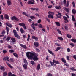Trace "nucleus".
<instances>
[{
  "label": "nucleus",
  "instance_id": "3c124183",
  "mask_svg": "<svg viewBox=\"0 0 76 76\" xmlns=\"http://www.w3.org/2000/svg\"><path fill=\"white\" fill-rule=\"evenodd\" d=\"M31 26L32 28L34 31H35V30H36V28H35V27L34 26Z\"/></svg>",
  "mask_w": 76,
  "mask_h": 76
},
{
  "label": "nucleus",
  "instance_id": "7ed1b4c3",
  "mask_svg": "<svg viewBox=\"0 0 76 76\" xmlns=\"http://www.w3.org/2000/svg\"><path fill=\"white\" fill-rule=\"evenodd\" d=\"M13 32L15 37L17 38L18 39H20V36L18 34V33H17V32H16V30H13Z\"/></svg>",
  "mask_w": 76,
  "mask_h": 76
},
{
  "label": "nucleus",
  "instance_id": "69168bd1",
  "mask_svg": "<svg viewBox=\"0 0 76 76\" xmlns=\"http://www.w3.org/2000/svg\"><path fill=\"white\" fill-rule=\"evenodd\" d=\"M70 51H71V50H70V48H68L67 49V51L68 53L70 52Z\"/></svg>",
  "mask_w": 76,
  "mask_h": 76
},
{
  "label": "nucleus",
  "instance_id": "8fccbe9b",
  "mask_svg": "<svg viewBox=\"0 0 76 76\" xmlns=\"http://www.w3.org/2000/svg\"><path fill=\"white\" fill-rule=\"evenodd\" d=\"M8 76H12V73L11 72H9L8 74Z\"/></svg>",
  "mask_w": 76,
  "mask_h": 76
},
{
  "label": "nucleus",
  "instance_id": "6ab92c4d",
  "mask_svg": "<svg viewBox=\"0 0 76 76\" xmlns=\"http://www.w3.org/2000/svg\"><path fill=\"white\" fill-rule=\"evenodd\" d=\"M48 51L49 53L50 54H51L52 55H54V53H53V52H52V51L49 50V49H48Z\"/></svg>",
  "mask_w": 76,
  "mask_h": 76
},
{
  "label": "nucleus",
  "instance_id": "c756f323",
  "mask_svg": "<svg viewBox=\"0 0 76 76\" xmlns=\"http://www.w3.org/2000/svg\"><path fill=\"white\" fill-rule=\"evenodd\" d=\"M72 13L73 14H75L76 13V10H75L74 9H73L72 11Z\"/></svg>",
  "mask_w": 76,
  "mask_h": 76
},
{
  "label": "nucleus",
  "instance_id": "f257e3e1",
  "mask_svg": "<svg viewBox=\"0 0 76 76\" xmlns=\"http://www.w3.org/2000/svg\"><path fill=\"white\" fill-rule=\"evenodd\" d=\"M26 56L28 59H33L34 61H37L39 59L38 58V54L35 52H27L26 53Z\"/></svg>",
  "mask_w": 76,
  "mask_h": 76
},
{
  "label": "nucleus",
  "instance_id": "2f4dec72",
  "mask_svg": "<svg viewBox=\"0 0 76 76\" xmlns=\"http://www.w3.org/2000/svg\"><path fill=\"white\" fill-rule=\"evenodd\" d=\"M13 55L15 57H16V58H18V55L16 53H13Z\"/></svg>",
  "mask_w": 76,
  "mask_h": 76
},
{
  "label": "nucleus",
  "instance_id": "864d4df0",
  "mask_svg": "<svg viewBox=\"0 0 76 76\" xmlns=\"http://www.w3.org/2000/svg\"><path fill=\"white\" fill-rule=\"evenodd\" d=\"M24 63H25L26 64H27V61H26V59H24Z\"/></svg>",
  "mask_w": 76,
  "mask_h": 76
},
{
  "label": "nucleus",
  "instance_id": "a19ab883",
  "mask_svg": "<svg viewBox=\"0 0 76 76\" xmlns=\"http://www.w3.org/2000/svg\"><path fill=\"white\" fill-rule=\"evenodd\" d=\"M9 52L10 53H14V50L13 49H11L9 50Z\"/></svg>",
  "mask_w": 76,
  "mask_h": 76
},
{
  "label": "nucleus",
  "instance_id": "13d9d810",
  "mask_svg": "<svg viewBox=\"0 0 76 76\" xmlns=\"http://www.w3.org/2000/svg\"><path fill=\"white\" fill-rule=\"evenodd\" d=\"M46 20H47L48 21V22H50V20L48 18H47V17L46 18Z\"/></svg>",
  "mask_w": 76,
  "mask_h": 76
},
{
  "label": "nucleus",
  "instance_id": "7c9ffc66",
  "mask_svg": "<svg viewBox=\"0 0 76 76\" xmlns=\"http://www.w3.org/2000/svg\"><path fill=\"white\" fill-rule=\"evenodd\" d=\"M30 18L32 20L35 19V17L33 16H30Z\"/></svg>",
  "mask_w": 76,
  "mask_h": 76
},
{
  "label": "nucleus",
  "instance_id": "423d86ee",
  "mask_svg": "<svg viewBox=\"0 0 76 76\" xmlns=\"http://www.w3.org/2000/svg\"><path fill=\"white\" fill-rule=\"evenodd\" d=\"M30 1L28 2V4H35V2L34 0H29Z\"/></svg>",
  "mask_w": 76,
  "mask_h": 76
},
{
  "label": "nucleus",
  "instance_id": "c85d7f7f",
  "mask_svg": "<svg viewBox=\"0 0 76 76\" xmlns=\"http://www.w3.org/2000/svg\"><path fill=\"white\" fill-rule=\"evenodd\" d=\"M61 48H60V47H58L55 50V51L57 52V51H58L60 50Z\"/></svg>",
  "mask_w": 76,
  "mask_h": 76
},
{
  "label": "nucleus",
  "instance_id": "a18cd8bd",
  "mask_svg": "<svg viewBox=\"0 0 76 76\" xmlns=\"http://www.w3.org/2000/svg\"><path fill=\"white\" fill-rule=\"evenodd\" d=\"M72 18L73 21V22H75V17H74V16H73V15H72Z\"/></svg>",
  "mask_w": 76,
  "mask_h": 76
},
{
  "label": "nucleus",
  "instance_id": "39448f33",
  "mask_svg": "<svg viewBox=\"0 0 76 76\" xmlns=\"http://www.w3.org/2000/svg\"><path fill=\"white\" fill-rule=\"evenodd\" d=\"M19 25H20V26H22V27H23L24 28V29L25 30L26 29V26H25V24L24 23H20L19 24Z\"/></svg>",
  "mask_w": 76,
  "mask_h": 76
},
{
  "label": "nucleus",
  "instance_id": "2eb2a0df",
  "mask_svg": "<svg viewBox=\"0 0 76 76\" xmlns=\"http://www.w3.org/2000/svg\"><path fill=\"white\" fill-rule=\"evenodd\" d=\"M7 3L8 6H10L12 5V2H11V1H7Z\"/></svg>",
  "mask_w": 76,
  "mask_h": 76
},
{
  "label": "nucleus",
  "instance_id": "473e14b6",
  "mask_svg": "<svg viewBox=\"0 0 76 76\" xmlns=\"http://www.w3.org/2000/svg\"><path fill=\"white\" fill-rule=\"evenodd\" d=\"M63 18L65 20H67L68 19L65 16H64L63 17Z\"/></svg>",
  "mask_w": 76,
  "mask_h": 76
},
{
  "label": "nucleus",
  "instance_id": "20e7f679",
  "mask_svg": "<svg viewBox=\"0 0 76 76\" xmlns=\"http://www.w3.org/2000/svg\"><path fill=\"white\" fill-rule=\"evenodd\" d=\"M48 12V13L49 14H50V13H51V14H52V15L50 14L49 15H48V17L50 19L52 18V19H54V16L53 15H54V12Z\"/></svg>",
  "mask_w": 76,
  "mask_h": 76
},
{
  "label": "nucleus",
  "instance_id": "4468645a",
  "mask_svg": "<svg viewBox=\"0 0 76 76\" xmlns=\"http://www.w3.org/2000/svg\"><path fill=\"white\" fill-rule=\"evenodd\" d=\"M6 63L7 64L9 67L11 68V69H13V66H11V65L9 64V63H8L7 62H6Z\"/></svg>",
  "mask_w": 76,
  "mask_h": 76
},
{
  "label": "nucleus",
  "instance_id": "ea45409f",
  "mask_svg": "<svg viewBox=\"0 0 76 76\" xmlns=\"http://www.w3.org/2000/svg\"><path fill=\"white\" fill-rule=\"evenodd\" d=\"M70 69L72 71H76V69H75L73 67L70 68Z\"/></svg>",
  "mask_w": 76,
  "mask_h": 76
},
{
  "label": "nucleus",
  "instance_id": "4be33fe9",
  "mask_svg": "<svg viewBox=\"0 0 76 76\" xmlns=\"http://www.w3.org/2000/svg\"><path fill=\"white\" fill-rule=\"evenodd\" d=\"M58 39L60 40V41H63V38H62V37H58Z\"/></svg>",
  "mask_w": 76,
  "mask_h": 76
},
{
  "label": "nucleus",
  "instance_id": "bb28decb",
  "mask_svg": "<svg viewBox=\"0 0 76 76\" xmlns=\"http://www.w3.org/2000/svg\"><path fill=\"white\" fill-rule=\"evenodd\" d=\"M71 41H72V42H74V43H76V39H71Z\"/></svg>",
  "mask_w": 76,
  "mask_h": 76
},
{
  "label": "nucleus",
  "instance_id": "ddd939ff",
  "mask_svg": "<svg viewBox=\"0 0 76 76\" xmlns=\"http://www.w3.org/2000/svg\"><path fill=\"white\" fill-rule=\"evenodd\" d=\"M36 69L37 70H40V69H41V67H40V64H39L38 65Z\"/></svg>",
  "mask_w": 76,
  "mask_h": 76
},
{
  "label": "nucleus",
  "instance_id": "aec40b11",
  "mask_svg": "<svg viewBox=\"0 0 76 76\" xmlns=\"http://www.w3.org/2000/svg\"><path fill=\"white\" fill-rule=\"evenodd\" d=\"M61 59L62 62H63V63H66V60H65V59L63 58H61Z\"/></svg>",
  "mask_w": 76,
  "mask_h": 76
},
{
  "label": "nucleus",
  "instance_id": "4d7b16f0",
  "mask_svg": "<svg viewBox=\"0 0 76 76\" xmlns=\"http://www.w3.org/2000/svg\"><path fill=\"white\" fill-rule=\"evenodd\" d=\"M3 52L4 54H6V53H7V51L6 50H4L3 51Z\"/></svg>",
  "mask_w": 76,
  "mask_h": 76
},
{
  "label": "nucleus",
  "instance_id": "6e6d98bb",
  "mask_svg": "<svg viewBox=\"0 0 76 76\" xmlns=\"http://www.w3.org/2000/svg\"><path fill=\"white\" fill-rule=\"evenodd\" d=\"M69 1H67V4L66 5V7H69Z\"/></svg>",
  "mask_w": 76,
  "mask_h": 76
},
{
  "label": "nucleus",
  "instance_id": "680f3d73",
  "mask_svg": "<svg viewBox=\"0 0 76 76\" xmlns=\"http://www.w3.org/2000/svg\"><path fill=\"white\" fill-rule=\"evenodd\" d=\"M63 3H64V4H66V0H64Z\"/></svg>",
  "mask_w": 76,
  "mask_h": 76
},
{
  "label": "nucleus",
  "instance_id": "49530a36",
  "mask_svg": "<svg viewBox=\"0 0 76 76\" xmlns=\"http://www.w3.org/2000/svg\"><path fill=\"white\" fill-rule=\"evenodd\" d=\"M36 51H37V52H38L39 53L40 52V50L39 49H38L37 48H36Z\"/></svg>",
  "mask_w": 76,
  "mask_h": 76
},
{
  "label": "nucleus",
  "instance_id": "774afa93",
  "mask_svg": "<svg viewBox=\"0 0 76 76\" xmlns=\"http://www.w3.org/2000/svg\"><path fill=\"white\" fill-rule=\"evenodd\" d=\"M6 60H7V61H9V60H10L9 58V57L8 56L7 57Z\"/></svg>",
  "mask_w": 76,
  "mask_h": 76
},
{
  "label": "nucleus",
  "instance_id": "f704fd0d",
  "mask_svg": "<svg viewBox=\"0 0 76 76\" xmlns=\"http://www.w3.org/2000/svg\"><path fill=\"white\" fill-rule=\"evenodd\" d=\"M6 29L7 31V32H9V28L8 27L6 26Z\"/></svg>",
  "mask_w": 76,
  "mask_h": 76
},
{
  "label": "nucleus",
  "instance_id": "9d476101",
  "mask_svg": "<svg viewBox=\"0 0 76 76\" xmlns=\"http://www.w3.org/2000/svg\"><path fill=\"white\" fill-rule=\"evenodd\" d=\"M5 25L6 26H8L10 28H12V25L10 23H5Z\"/></svg>",
  "mask_w": 76,
  "mask_h": 76
},
{
  "label": "nucleus",
  "instance_id": "f03ea898",
  "mask_svg": "<svg viewBox=\"0 0 76 76\" xmlns=\"http://www.w3.org/2000/svg\"><path fill=\"white\" fill-rule=\"evenodd\" d=\"M53 62H51V61H50V63L51 66H52L54 65L55 67H56V64H60V62H59L56 61V60L54 59L53 61ZM54 63H55V64Z\"/></svg>",
  "mask_w": 76,
  "mask_h": 76
},
{
  "label": "nucleus",
  "instance_id": "e2e57ef3",
  "mask_svg": "<svg viewBox=\"0 0 76 76\" xmlns=\"http://www.w3.org/2000/svg\"><path fill=\"white\" fill-rule=\"evenodd\" d=\"M39 28H42V25L41 24L39 25Z\"/></svg>",
  "mask_w": 76,
  "mask_h": 76
},
{
  "label": "nucleus",
  "instance_id": "0eeeda50",
  "mask_svg": "<svg viewBox=\"0 0 76 76\" xmlns=\"http://www.w3.org/2000/svg\"><path fill=\"white\" fill-rule=\"evenodd\" d=\"M34 46L36 48H38L39 46V43L37 42H34Z\"/></svg>",
  "mask_w": 76,
  "mask_h": 76
},
{
  "label": "nucleus",
  "instance_id": "09e8293b",
  "mask_svg": "<svg viewBox=\"0 0 76 76\" xmlns=\"http://www.w3.org/2000/svg\"><path fill=\"white\" fill-rule=\"evenodd\" d=\"M57 13H58V15H59V16H60L61 17V16H62V15H61V13H60L58 12H57Z\"/></svg>",
  "mask_w": 76,
  "mask_h": 76
},
{
  "label": "nucleus",
  "instance_id": "f3484780",
  "mask_svg": "<svg viewBox=\"0 0 76 76\" xmlns=\"http://www.w3.org/2000/svg\"><path fill=\"white\" fill-rule=\"evenodd\" d=\"M0 69L1 70H3V71H5V69H4V66H2L1 65H0Z\"/></svg>",
  "mask_w": 76,
  "mask_h": 76
},
{
  "label": "nucleus",
  "instance_id": "338daca9",
  "mask_svg": "<svg viewBox=\"0 0 76 76\" xmlns=\"http://www.w3.org/2000/svg\"><path fill=\"white\" fill-rule=\"evenodd\" d=\"M52 7H53V5H49L48 6V7L49 9H51V8H52Z\"/></svg>",
  "mask_w": 76,
  "mask_h": 76
},
{
  "label": "nucleus",
  "instance_id": "052dcab7",
  "mask_svg": "<svg viewBox=\"0 0 76 76\" xmlns=\"http://www.w3.org/2000/svg\"><path fill=\"white\" fill-rule=\"evenodd\" d=\"M70 45H71V46H72V47H73L75 46V45L73 44V43H72L71 44H70Z\"/></svg>",
  "mask_w": 76,
  "mask_h": 76
},
{
  "label": "nucleus",
  "instance_id": "de8ad7c7",
  "mask_svg": "<svg viewBox=\"0 0 76 76\" xmlns=\"http://www.w3.org/2000/svg\"><path fill=\"white\" fill-rule=\"evenodd\" d=\"M63 64H64V65H66V67H69V64H68L67 63H64Z\"/></svg>",
  "mask_w": 76,
  "mask_h": 76
},
{
  "label": "nucleus",
  "instance_id": "c9c22d12",
  "mask_svg": "<svg viewBox=\"0 0 76 76\" xmlns=\"http://www.w3.org/2000/svg\"><path fill=\"white\" fill-rule=\"evenodd\" d=\"M66 57L67 60L68 61H69V60H70V57H69V56L66 55Z\"/></svg>",
  "mask_w": 76,
  "mask_h": 76
},
{
  "label": "nucleus",
  "instance_id": "412c9836",
  "mask_svg": "<svg viewBox=\"0 0 76 76\" xmlns=\"http://www.w3.org/2000/svg\"><path fill=\"white\" fill-rule=\"evenodd\" d=\"M55 23H56L57 26H60V23L58 22H55Z\"/></svg>",
  "mask_w": 76,
  "mask_h": 76
},
{
  "label": "nucleus",
  "instance_id": "a211bd4d",
  "mask_svg": "<svg viewBox=\"0 0 76 76\" xmlns=\"http://www.w3.org/2000/svg\"><path fill=\"white\" fill-rule=\"evenodd\" d=\"M64 10H65L66 12L69 13V9L68 8H67L66 7L64 8Z\"/></svg>",
  "mask_w": 76,
  "mask_h": 76
},
{
  "label": "nucleus",
  "instance_id": "58836bf2",
  "mask_svg": "<svg viewBox=\"0 0 76 76\" xmlns=\"http://www.w3.org/2000/svg\"><path fill=\"white\" fill-rule=\"evenodd\" d=\"M5 33H6V31L5 30H3L2 31L1 34L2 35H4V34H5Z\"/></svg>",
  "mask_w": 76,
  "mask_h": 76
},
{
  "label": "nucleus",
  "instance_id": "5fc2aeb1",
  "mask_svg": "<svg viewBox=\"0 0 76 76\" xmlns=\"http://www.w3.org/2000/svg\"><path fill=\"white\" fill-rule=\"evenodd\" d=\"M47 75V76H53V74L50 73H49Z\"/></svg>",
  "mask_w": 76,
  "mask_h": 76
},
{
  "label": "nucleus",
  "instance_id": "6e6552de",
  "mask_svg": "<svg viewBox=\"0 0 76 76\" xmlns=\"http://www.w3.org/2000/svg\"><path fill=\"white\" fill-rule=\"evenodd\" d=\"M32 38L33 39H34V40H35V41H38V38L37 37H35V36L33 35L32 36Z\"/></svg>",
  "mask_w": 76,
  "mask_h": 76
},
{
  "label": "nucleus",
  "instance_id": "f8f14e48",
  "mask_svg": "<svg viewBox=\"0 0 76 76\" xmlns=\"http://www.w3.org/2000/svg\"><path fill=\"white\" fill-rule=\"evenodd\" d=\"M23 67H24L25 70H27L28 69V66L26 64H24L23 65Z\"/></svg>",
  "mask_w": 76,
  "mask_h": 76
},
{
  "label": "nucleus",
  "instance_id": "9b49d317",
  "mask_svg": "<svg viewBox=\"0 0 76 76\" xmlns=\"http://www.w3.org/2000/svg\"><path fill=\"white\" fill-rule=\"evenodd\" d=\"M20 45L21 47H22L23 48H24L25 49H26V48H27V47L25 45H23L22 44H20Z\"/></svg>",
  "mask_w": 76,
  "mask_h": 76
},
{
  "label": "nucleus",
  "instance_id": "72a5a7b5",
  "mask_svg": "<svg viewBox=\"0 0 76 76\" xmlns=\"http://www.w3.org/2000/svg\"><path fill=\"white\" fill-rule=\"evenodd\" d=\"M67 37L68 38H72V36L70 34H67Z\"/></svg>",
  "mask_w": 76,
  "mask_h": 76
},
{
  "label": "nucleus",
  "instance_id": "bf43d9fd",
  "mask_svg": "<svg viewBox=\"0 0 76 76\" xmlns=\"http://www.w3.org/2000/svg\"><path fill=\"white\" fill-rule=\"evenodd\" d=\"M0 17L2 20H3L4 19V18H3V15H1L0 16Z\"/></svg>",
  "mask_w": 76,
  "mask_h": 76
},
{
  "label": "nucleus",
  "instance_id": "79ce46f5",
  "mask_svg": "<svg viewBox=\"0 0 76 76\" xmlns=\"http://www.w3.org/2000/svg\"><path fill=\"white\" fill-rule=\"evenodd\" d=\"M11 38V37H7V39H6V41H9L10 39V38Z\"/></svg>",
  "mask_w": 76,
  "mask_h": 76
},
{
  "label": "nucleus",
  "instance_id": "4c0bfd02",
  "mask_svg": "<svg viewBox=\"0 0 76 76\" xmlns=\"http://www.w3.org/2000/svg\"><path fill=\"white\" fill-rule=\"evenodd\" d=\"M3 76H7V72H5L3 73Z\"/></svg>",
  "mask_w": 76,
  "mask_h": 76
},
{
  "label": "nucleus",
  "instance_id": "393cba45",
  "mask_svg": "<svg viewBox=\"0 0 76 76\" xmlns=\"http://www.w3.org/2000/svg\"><path fill=\"white\" fill-rule=\"evenodd\" d=\"M55 8L56 9H58V10L61 9V7H60V6H59V7L57 6H56L55 7Z\"/></svg>",
  "mask_w": 76,
  "mask_h": 76
},
{
  "label": "nucleus",
  "instance_id": "0e129e2a",
  "mask_svg": "<svg viewBox=\"0 0 76 76\" xmlns=\"http://www.w3.org/2000/svg\"><path fill=\"white\" fill-rule=\"evenodd\" d=\"M73 58L76 61V55H74L73 56Z\"/></svg>",
  "mask_w": 76,
  "mask_h": 76
},
{
  "label": "nucleus",
  "instance_id": "a878e982",
  "mask_svg": "<svg viewBox=\"0 0 76 76\" xmlns=\"http://www.w3.org/2000/svg\"><path fill=\"white\" fill-rule=\"evenodd\" d=\"M11 39L12 42H16V39H15V38H12Z\"/></svg>",
  "mask_w": 76,
  "mask_h": 76
},
{
  "label": "nucleus",
  "instance_id": "1a4fd4ad",
  "mask_svg": "<svg viewBox=\"0 0 76 76\" xmlns=\"http://www.w3.org/2000/svg\"><path fill=\"white\" fill-rule=\"evenodd\" d=\"M4 18L6 19L9 20V15H8L7 14H5L4 15Z\"/></svg>",
  "mask_w": 76,
  "mask_h": 76
},
{
  "label": "nucleus",
  "instance_id": "dca6fc26",
  "mask_svg": "<svg viewBox=\"0 0 76 76\" xmlns=\"http://www.w3.org/2000/svg\"><path fill=\"white\" fill-rule=\"evenodd\" d=\"M20 31L21 32V34H23L25 32V31L23 30V29L22 28H21L20 29Z\"/></svg>",
  "mask_w": 76,
  "mask_h": 76
},
{
  "label": "nucleus",
  "instance_id": "e433bc0d",
  "mask_svg": "<svg viewBox=\"0 0 76 76\" xmlns=\"http://www.w3.org/2000/svg\"><path fill=\"white\" fill-rule=\"evenodd\" d=\"M14 19L16 20V21H19V19L18 18L16 17H15L14 18Z\"/></svg>",
  "mask_w": 76,
  "mask_h": 76
},
{
  "label": "nucleus",
  "instance_id": "cd10ccee",
  "mask_svg": "<svg viewBox=\"0 0 76 76\" xmlns=\"http://www.w3.org/2000/svg\"><path fill=\"white\" fill-rule=\"evenodd\" d=\"M57 31L58 32L59 34H60V35H61V31H60V29H58L57 30Z\"/></svg>",
  "mask_w": 76,
  "mask_h": 76
},
{
  "label": "nucleus",
  "instance_id": "603ef678",
  "mask_svg": "<svg viewBox=\"0 0 76 76\" xmlns=\"http://www.w3.org/2000/svg\"><path fill=\"white\" fill-rule=\"evenodd\" d=\"M15 16H13V17H12L11 18V19L12 20H14L15 19Z\"/></svg>",
  "mask_w": 76,
  "mask_h": 76
},
{
  "label": "nucleus",
  "instance_id": "5701e85b",
  "mask_svg": "<svg viewBox=\"0 0 76 76\" xmlns=\"http://www.w3.org/2000/svg\"><path fill=\"white\" fill-rule=\"evenodd\" d=\"M30 63L32 64V66H34L35 65V62L34 61H32L30 62Z\"/></svg>",
  "mask_w": 76,
  "mask_h": 76
},
{
  "label": "nucleus",
  "instance_id": "b1692460",
  "mask_svg": "<svg viewBox=\"0 0 76 76\" xmlns=\"http://www.w3.org/2000/svg\"><path fill=\"white\" fill-rule=\"evenodd\" d=\"M30 9H31V10H36V11H38V8H31Z\"/></svg>",
  "mask_w": 76,
  "mask_h": 76
},
{
  "label": "nucleus",
  "instance_id": "37998d69",
  "mask_svg": "<svg viewBox=\"0 0 76 76\" xmlns=\"http://www.w3.org/2000/svg\"><path fill=\"white\" fill-rule=\"evenodd\" d=\"M23 15H25V16H28V14H26V12H23Z\"/></svg>",
  "mask_w": 76,
  "mask_h": 76
},
{
  "label": "nucleus",
  "instance_id": "c03bdc74",
  "mask_svg": "<svg viewBox=\"0 0 76 76\" xmlns=\"http://www.w3.org/2000/svg\"><path fill=\"white\" fill-rule=\"evenodd\" d=\"M23 15H25V16H28V14H26V12H23Z\"/></svg>",
  "mask_w": 76,
  "mask_h": 76
}]
</instances>
